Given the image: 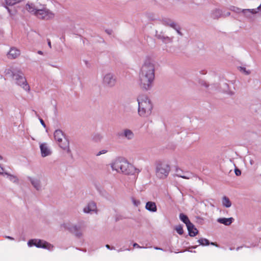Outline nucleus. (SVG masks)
<instances>
[{"mask_svg":"<svg viewBox=\"0 0 261 261\" xmlns=\"http://www.w3.org/2000/svg\"><path fill=\"white\" fill-rule=\"evenodd\" d=\"M38 54H40V55H42L43 54V53L42 51L41 50H39L38 51Z\"/></svg>","mask_w":261,"mask_h":261,"instance_id":"51","label":"nucleus"},{"mask_svg":"<svg viewBox=\"0 0 261 261\" xmlns=\"http://www.w3.org/2000/svg\"><path fill=\"white\" fill-rule=\"evenodd\" d=\"M54 136L59 146L67 153H70L71 150L69 148V141L65 137L63 132L60 129L56 130L54 132Z\"/></svg>","mask_w":261,"mask_h":261,"instance_id":"4","label":"nucleus"},{"mask_svg":"<svg viewBox=\"0 0 261 261\" xmlns=\"http://www.w3.org/2000/svg\"><path fill=\"white\" fill-rule=\"evenodd\" d=\"M220 90L224 93L228 95H232L234 94V92L230 89L228 84L225 82H222L220 84Z\"/></svg>","mask_w":261,"mask_h":261,"instance_id":"16","label":"nucleus"},{"mask_svg":"<svg viewBox=\"0 0 261 261\" xmlns=\"http://www.w3.org/2000/svg\"><path fill=\"white\" fill-rule=\"evenodd\" d=\"M39 120H40V123L42 124V125L45 127L46 126V125H45V124L44 122L43 121V120L41 118H40Z\"/></svg>","mask_w":261,"mask_h":261,"instance_id":"44","label":"nucleus"},{"mask_svg":"<svg viewBox=\"0 0 261 261\" xmlns=\"http://www.w3.org/2000/svg\"><path fill=\"white\" fill-rule=\"evenodd\" d=\"M22 0H5V2L7 5L13 6L20 2Z\"/></svg>","mask_w":261,"mask_h":261,"instance_id":"31","label":"nucleus"},{"mask_svg":"<svg viewBox=\"0 0 261 261\" xmlns=\"http://www.w3.org/2000/svg\"><path fill=\"white\" fill-rule=\"evenodd\" d=\"M159 38L161 39L163 41V42L165 43H171L173 42V37H168L165 36H160Z\"/></svg>","mask_w":261,"mask_h":261,"instance_id":"27","label":"nucleus"},{"mask_svg":"<svg viewBox=\"0 0 261 261\" xmlns=\"http://www.w3.org/2000/svg\"><path fill=\"white\" fill-rule=\"evenodd\" d=\"M230 15V13L229 12H227L225 14H223V16L226 17V16H229Z\"/></svg>","mask_w":261,"mask_h":261,"instance_id":"46","label":"nucleus"},{"mask_svg":"<svg viewBox=\"0 0 261 261\" xmlns=\"http://www.w3.org/2000/svg\"><path fill=\"white\" fill-rule=\"evenodd\" d=\"M170 171V166L165 162H159L156 166V175L160 178H165Z\"/></svg>","mask_w":261,"mask_h":261,"instance_id":"7","label":"nucleus"},{"mask_svg":"<svg viewBox=\"0 0 261 261\" xmlns=\"http://www.w3.org/2000/svg\"><path fill=\"white\" fill-rule=\"evenodd\" d=\"M3 159V156L0 155V160H2Z\"/></svg>","mask_w":261,"mask_h":261,"instance_id":"54","label":"nucleus"},{"mask_svg":"<svg viewBox=\"0 0 261 261\" xmlns=\"http://www.w3.org/2000/svg\"><path fill=\"white\" fill-rule=\"evenodd\" d=\"M196 247H197V246H193V247H192V248H195Z\"/></svg>","mask_w":261,"mask_h":261,"instance_id":"55","label":"nucleus"},{"mask_svg":"<svg viewBox=\"0 0 261 261\" xmlns=\"http://www.w3.org/2000/svg\"><path fill=\"white\" fill-rule=\"evenodd\" d=\"M139 170L136 169L133 165L129 164L126 160H124L121 173L125 174H134L138 173Z\"/></svg>","mask_w":261,"mask_h":261,"instance_id":"10","label":"nucleus"},{"mask_svg":"<svg viewBox=\"0 0 261 261\" xmlns=\"http://www.w3.org/2000/svg\"><path fill=\"white\" fill-rule=\"evenodd\" d=\"M118 136L119 137L124 138L128 140H132L135 137V134L133 132L128 128L123 129L119 133Z\"/></svg>","mask_w":261,"mask_h":261,"instance_id":"13","label":"nucleus"},{"mask_svg":"<svg viewBox=\"0 0 261 261\" xmlns=\"http://www.w3.org/2000/svg\"><path fill=\"white\" fill-rule=\"evenodd\" d=\"M242 13L244 16L248 18H251L252 15L257 13L256 9H242Z\"/></svg>","mask_w":261,"mask_h":261,"instance_id":"20","label":"nucleus"},{"mask_svg":"<svg viewBox=\"0 0 261 261\" xmlns=\"http://www.w3.org/2000/svg\"><path fill=\"white\" fill-rule=\"evenodd\" d=\"M175 230L177 231V232L179 234H182L184 233L182 227L181 225L177 226L175 228Z\"/></svg>","mask_w":261,"mask_h":261,"instance_id":"33","label":"nucleus"},{"mask_svg":"<svg viewBox=\"0 0 261 261\" xmlns=\"http://www.w3.org/2000/svg\"><path fill=\"white\" fill-rule=\"evenodd\" d=\"M8 11V12L9 13L10 15L12 16L15 13V11H12V10H11L10 8H9L8 7H6Z\"/></svg>","mask_w":261,"mask_h":261,"instance_id":"40","label":"nucleus"},{"mask_svg":"<svg viewBox=\"0 0 261 261\" xmlns=\"http://www.w3.org/2000/svg\"><path fill=\"white\" fill-rule=\"evenodd\" d=\"M132 201H133V204L136 206H139L141 203L140 200L134 199V198L132 199Z\"/></svg>","mask_w":261,"mask_h":261,"instance_id":"37","label":"nucleus"},{"mask_svg":"<svg viewBox=\"0 0 261 261\" xmlns=\"http://www.w3.org/2000/svg\"><path fill=\"white\" fill-rule=\"evenodd\" d=\"M117 82V78L115 75L111 72L105 73L102 77L103 85L108 88L115 86Z\"/></svg>","mask_w":261,"mask_h":261,"instance_id":"9","label":"nucleus"},{"mask_svg":"<svg viewBox=\"0 0 261 261\" xmlns=\"http://www.w3.org/2000/svg\"><path fill=\"white\" fill-rule=\"evenodd\" d=\"M240 70L246 75H249L251 73V71L249 70H247L246 68L243 67H240Z\"/></svg>","mask_w":261,"mask_h":261,"instance_id":"34","label":"nucleus"},{"mask_svg":"<svg viewBox=\"0 0 261 261\" xmlns=\"http://www.w3.org/2000/svg\"><path fill=\"white\" fill-rule=\"evenodd\" d=\"M222 205L226 207H230L231 206V202L229 199L226 196H223L222 200Z\"/></svg>","mask_w":261,"mask_h":261,"instance_id":"26","label":"nucleus"},{"mask_svg":"<svg viewBox=\"0 0 261 261\" xmlns=\"http://www.w3.org/2000/svg\"><path fill=\"white\" fill-rule=\"evenodd\" d=\"M28 180L31 182L33 187L37 191L41 190L42 186L39 178L35 177H28Z\"/></svg>","mask_w":261,"mask_h":261,"instance_id":"15","label":"nucleus"},{"mask_svg":"<svg viewBox=\"0 0 261 261\" xmlns=\"http://www.w3.org/2000/svg\"><path fill=\"white\" fill-rule=\"evenodd\" d=\"M233 220L234 219L232 217L228 218H220L217 219V222L226 226H229L232 223Z\"/></svg>","mask_w":261,"mask_h":261,"instance_id":"21","label":"nucleus"},{"mask_svg":"<svg viewBox=\"0 0 261 261\" xmlns=\"http://www.w3.org/2000/svg\"><path fill=\"white\" fill-rule=\"evenodd\" d=\"M250 163L251 165H252L253 164V161L252 160H251L250 161Z\"/></svg>","mask_w":261,"mask_h":261,"instance_id":"52","label":"nucleus"},{"mask_svg":"<svg viewBox=\"0 0 261 261\" xmlns=\"http://www.w3.org/2000/svg\"><path fill=\"white\" fill-rule=\"evenodd\" d=\"M5 172H4V168L2 167V166L0 165V175H5Z\"/></svg>","mask_w":261,"mask_h":261,"instance_id":"41","label":"nucleus"},{"mask_svg":"<svg viewBox=\"0 0 261 261\" xmlns=\"http://www.w3.org/2000/svg\"><path fill=\"white\" fill-rule=\"evenodd\" d=\"M20 54V51L16 47H11L7 54L8 58L9 59H15Z\"/></svg>","mask_w":261,"mask_h":261,"instance_id":"17","label":"nucleus"},{"mask_svg":"<svg viewBox=\"0 0 261 261\" xmlns=\"http://www.w3.org/2000/svg\"><path fill=\"white\" fill-rule=\"evenodd\" d=\"M5 238L11 240H14V238L10 236H6Z\"/></svg>","mask_w":261,"mask_h":261,"instance_id":"47","label":"nucleus"},{"mask_svg":"<svg viewBox=\"0 0 261 261\" xmlns=\"http://www.w3.org/2000/svg\"><path fill=\"white\" fill-rule=\"evenodd\" d=\"M176 31L177 33L180 36H183V33L181 32V28L177 24L175 23L174 25L172 28Z\"/></svg>","mask_w":261,"mask_h":261,"instance_id":"30","label":"nucleus"},{"mask_svg":"<svg viewBox=\"0 0 261 261\" xmlns=\"http://www.w3.org/2000/svg\"><path fill=\"white\" fill-rule=\"evenodd\" d=\"M5 175H7V177L11 181L15 183H17L18 182V179L16 176L10 174L7 172H5Z\"/></svg>","mask_w":261,"mask_h":261,"instance_id":"28","label":"nucleus"},{"mask_svg":"<svg viewBox=\"0 0 261 261\" xmlns=\"http://www.w3.org/2000/svg\"><path fill=\"white\" fill-rule=\"evenodd\" d=\"M133 246L134 247H137V248H143V247H141L140 246H139L137 243H134L133 244Z\"/></svg>","mask_w":261,"mask_h":261,"instance_id":"43","label":"nucleus"},{"mask_svg":"<svg viewBox=\"0 0 261 261\" xmlns=\"http://www.w3.org/2000/svg\"><path fill=\"white\" fill-rule=\"evenodd\" d=\"M211 244L213 245H216V246H217V245L215 244L214 243H211Z\"/></svg>","mask_w":261,"mask_h":261,"instance_id":"53","label":"nucleus"},{"mask_svg":"<svg viewBox=\"0 0 261 261\" xmlns=\"http://www.w3.org/2000/svg\"><path fill=\"white\" fill-rule=\"evenodd\" d=\"M64 229L69 230L78 238H81L83 236L82 224H72L70 222H67L62 225Z\"/></svg>","mask_w":261,"mask_h":261,"instance_id":"6","label":"nucleus"},{"mask_svg":"<svg viewBox=\"0 0 261 261\" xmlns=\"http://www.w3.org/2000/svg\"><path fill=\"white\" fill-rule=\"evenodd\" d=\"M106 247L107 248H108L109 249H114V247L111 248L110 246L109 245H106Z\"/></svg>","mask_w":261,"mask_h":261,"instance_id":"48","label":"nucleus"},{"mask_svg":"<svg viewBox=\"0 0 261 261\" xmlns=\"http://www.w3.org/2000/svg\"><path fill=\"white\" fill-rule=\"evenodd\" d=\"M83 212L86 214H92L97 213V206L95 202H89L83 208Z\"/></svg>","mask_w":261,"mask_h":261,"instance_id":"12","label":"nucleus"},{"mask_svg":"<svg viewBox=\"0 0 261 261\" xmlns=\"http://www.w3.org/2000/svg\"><path fill=\"white\" fill-rule=\"evenodd\" d=\"M198 242H199V244L201 245H208L210 244L208 240L206 239H200L198 240Z\"/></svg>","mask_w":261,"mask_h":261,"instance_id":"32","label":"nucleus"},{"mask_svg":"<svg viewBox=\"0 0 261 261\" xmlns=\"http://www.w3.org/2000/svg\"><path fill=\"white\" fill-rule=\"evenodd\" d=\"M7 74H10L15 81L16 84L21 87L24 90L29 92L30 87L23 73L20 70H8Z\"/></svg>","mask_w":261,"mask_h":261,"instance_id":"3","label":"nucleus"},{"mask_svg":"<svg viewBox=\"0 0 261 261\" xmlns=\"http://www.w3.org/2000/svg\"><path fill=\"white\" fill-rule=\"evenodd\" d=\"M41 156L43 158L51 155L52 151L48 144L46 143L40 144Z\"/></svg>","mask_w":261,"mask_h":261,"instance_id":"14","label":"nucleus"},{"mask_svg":"<svg viewBox=\"0 0 261 261\" xmlns=\"http://www.w3.org/2000/svg\"><path fill=\"white\" fill-rule=\"evenodd\" d=\"M176 175L178 177H181L184 179H190L192 177V174L188 172H183L180 169H176Z\"/></svg>","mask_w":261,"mask_h":261,"instance_id":"19","label":"nucleus"},{"mask_svg":"<svg viewBox=\"0 0 261 261\" xmlns=\"http://www.w3.org/2000/svg\"><path fill=\"white\" fill-rule=\"evenodd\" d=\"M47 1H50L51 3H54L55 5V4H58L57 0H46Z\"/></svg>","mask_w":261,"mask_h":261,"instance_id":"45","label":"nucleus"},{"mask_svg":"<svg viewBox=\"0 0 261 261\" xmlns=\"http://www.w3.org/2000/svg\"><path fill=\"white\" fill-rule=\"evenodd\" d=\"M28 245L29 247L35 246L38 248H42L46 249L48 250H52L54 248V246L51 244L44 241L39 239H32L28 242Z\"/></svg>","mask_w":261,"mask_h":261,"instance_id":"8","label":"nucleus"},{"mask_svg":"<svg viewBox=\"0 0 261 261\" xmlns=\"http://www.w3.org/2000/svg\"><path fill=\"white\" fill-rule=\"evenodd\" d=\"M231 10L238 13H242V9H240L239 8L233 7V8L231 9Z\"/></svg>","mask_w":261,"mask_h":261,"instance_id":"36","label":"nucleus"},{"mask_svg":"<svg viewBox=\"0 0 261 261\" xmlns=\"http://www.w3.org/2000/svg\"><path fill=\"white\" fill-rule=\"evenodd\" d=\"M120 160L121 159L116 160L111 164V167L112 170L116 171L117 172L118 171Z\"/></svg>","mask_w":261,"mask_h":261,"instance_id":"25","label":"nucleus"},{"mask_svg":"<svg viewBox=\"0 0 261 261\" xmlns=\"http://www.w3.org/2000/svg\"><path fill=\"white\" fill-rule=\"evenodd\" d=\"M138 113L142 117H147L152 113V103L150 99L145 95H139L137 97Z\"/></svg>","mask_w":261,"mask_h":261,"instance_id":"2","label":"nucleus"},{"mask_svg":"<svg viewBox=\"0 0 261 261\" xmlns=\"http://www.w3.org/2000/svg\"><path fill=\"white\" fill-rule=\"evenodd\" d=\"M155 77L154 61L147 57L144 61L139 73V84L145 90H149L153 84Z\"/></svg>","mask_w":261,"mask_h":261,"instance_id":"1","label":"nucleus"},{"mask_svg":"<svg viewBox=\"0 0 261 261\" xmlns=\"http://www.w3.org/2000/svg\"><path fill=\"white\" fill-rule=\"evenodd\" d=\"M162 22L165 25H168L172 28L176 23L173 20L168 18H163L162 19Z\"/></svg>","mask_w":261,"mask_h":261,"instance_id":"24","label":"nucleus"},{"mask_svg":"<svg viewBox=\"0 0 261 261\" xmlns=\"http://www.w3.org/2000/svg\"><path fill=\"white\" fill-rule=\"evenodd\" d=\"M179 219L181 221L186 224L188 230H190L191 228H193V224L190 221L188 217L186 215L182 213L180 214Z\"/></svg>","mask_w":261,"mask_h":261,"instance_id":"18","label":"nucleus"},{"mask_svg":"<svg viewBox=\"0 0 261 261\" xmlns=\"http://www.w3.org/2000/svg\"><path fill=\"white\" fill-rule=\"evenodd\" d=\"M235 174L237 176L240 175L241 174V171L238 169H235Z\"/></svg>","mask_w":261,"mask_h":261,"instance_id":"42","label":"nucleus"},{"mask_svg":"<svg viewBox=\"0 0 261 261\" xmlns=\"http://www.w3.org/2000/svg\"><path fill=\"white\" fill-rule=\"evenodd\" d=\"M102 139V136L99 134H96L93 137V140L95 141H100Z\"/></svg>","mask_w":261,"mask_h":261,"instance_id":"35","label":"nucleus"},{"mask_svg":"<svg viewBox=\"0 0 261 261\" xmlns=\"http://www.w3.org/2000/svg\"><path fill=\"white\" fill-rule=\"evenodd\" d=\"M107 152V150H105V149H103V150H101L100 151H99V152H98L96 154V156H99L101 154H105Z\"/></svg>","mask_w":261,"mask_h":261,"instance_id":"39","label":"nucleus"},{"mask_svg":"<svg viewBox=\"0 0 261 261\" xmlns=\"http://www.w3.org/2000/svg\"><path fill=\"white\" fill-rule=\"evenodd\" d=\"M40 8L37 13L36 17L43 20H50L55 17V13L47 8L45 5L40 4Z\"/></svg>","mask_w":261,"mask_h":261,"instance_id":"5","label":"nucleus"},{"mask_svg":"<svg viewBox=\"0 0 261 261\" xmlns=\"http://www.w3.org/2000/svg\"><path fill=\"white\" fill-rule=\"evenodd\" d=\"M189 232V234L191 237H194L195 236L198 232V230L194 226V225L193 224V228H191L189 230H188Z\"/></svg>","mask_w":261,"mask_h":261,"instance_id":"29","label":"nucleus"},{"mask_svg":"<svg viewBox=\"0 0 261 261\" xmlns=\"http://www.w3.org/2000/svg\"><path fill=\"white\" fill-rule=\"evenodd\" d=\"M47 43H48V45L49 46V47L50 48H51V42L49 40H48Z\"/></svg>","mask_w":261,"mask_h":261,"instance_id":"49","label":"nucleus"},{"mask_svg":"<svg viewBox=\"0 0 261 261\" xmlns=\"http://www.w3.org/2000/svg\"><path fill=\"white\" fill-rule=\"evenodd\" d=\"M145 208L148 211L155 212L157 211L156 205L155 202L148 201L146 203Z\"/></svg>","mask_w":261,"mask_h":261,"instance_id":"22","label":"nucleus"},{"mask_svg":"<svg viewBox=\"0 0 261 261\" xmlns=\"http://www.w3.org/2000/svg\"><path fill=\"white\" fill-rule=\"evenodd\" d=\"M211 16L214 19H218L223 16L222 10L218 8L215 9L211 12Z\"/></svg>","mask_w":261,"mask_h":261,"instance_id":"23","label":"nucleus"},{"mask_svg":"<svg viewBox=\"0 0 261 261\" xmlns=\"http://www.w3.org/2000/svg\"><path fill=\"white\" fill-rule=\"evenodd\" d=\"M40 7V5L38 6L37 4H35L32 3H28L25 5L24 7V10L32 15L36 16L37 13H38Z\"/></svg>","mask_w":261,"mask_h":261,"instance_id":"11","label":"nucleus"},{"mask_svg":"<svg viewBox=\"0 0 261 261\" xmlns=\"http://www.w3.org/2000/svg\"><path fill=\"white\" fill-rule=\"evenodd\" d=\"M123 161H124V159L120 160L119 167V169H118V172H119V173H120V172L121 173V169L123 167Z\"/></svg>","mask_w":261,"mask_h":261,"instance_id":"38","label":"nucleus"},{"mask_svg":"<svg viewBox=\"0 0 261 261\" xmlns=\"http://www.w3.org/2000/svg\"><path fill=\"white\" fill-rule=\"evenodd\" d=\"M154 249H156V250H162V248L158 247H155Z\"/></svg>","mask_w":261,"mask_h":261,"instance_id":"50","label":"nucleus"}]
</instances>
